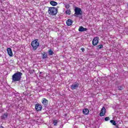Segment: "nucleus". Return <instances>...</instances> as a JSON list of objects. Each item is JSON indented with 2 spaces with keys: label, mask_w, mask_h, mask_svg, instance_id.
Instances as JSON below:
<instances>
[{
  "label": "nucleus",
  "mask_w": 128,
  "mask_h": 128,
  "mask_svg": "<svg viewBox=\"0 0 128 128\" xmlns=\"http://www.w3.org/2000/svg\"><path fill=\"white\" fill-rule=\"evenodd\" d=\"M22 73L20 72H18L14 74L12 76V82H20L22 80Z\"/></svg>",
  "instance_id": "obj_1"
},
{
  "label": "nucleus",
  "mask_w": 128,
  "mask_h": 128,
  "mask_svg": "<svg viewBox=\"0 0 128 128\" xmlns=\"http://www.w3.org/2000/svg\"><path fill=\"white\" fill-rule=\"evenodd\" d=\"M31 46L33 48V50H36L40 46V42H38V39H36L32 41L31 42Z\"/></svg>",
  "instance_id": "obj_2"
},
{
  "label": "nucleus",
  "mask_w": 128,
  "mask_h": 128,
  "mask_svg": "<svg viewBox=\"0 0 128 128\" xmlns=\"http://www.w3.org/2000/svg\"><path fill=\"white\" fill-rule=\"evenodd\" d=\"M48 12L50 16H56L58 14V8L50 7L48 10Z\"/></svg>",
  "instance_id": "obj_3"
},
{
  "label": "nucleus",
  "mask_w": 128,
  "mask_h": 128,
  "mask_svg": "<svg viewBox=\"0 0 128 128\" xmlns=\"http://www.w3.org/2000/svg\"><path fill=\"white\" fill-rule=\"evenodd\" d=\"M82 11L80 8L76 7L74 8V16L78 17V16H82Z\"/></svg>",
  "instance_id": "obj_4"
},
{
  "label": "nucleus",
  "mask_w": 128,
  "mask_h": 128,
  "mask_svg": "<svg viewBox=\"0 0 128 128\" xmlns=\"http://www.w3.org/2000/svg\"><path fill=\"white\" fill-rule=\"evenodd\" d=\"M98 40L99 38L98 36L94 37L92 41V46H98Z\"/></svg>",
  "instance_id": "obj_5"
},
{
  "label": "nucleus",
  "mask_w": 128,
  "mask_h": 128,
  "mask_svg": "<svg viewBox=\"0 0 128 128\" xmlns=\"http://www.w3.org/2000/svg\"><path fill=\"white\" fill-rule=\"evenodd\" d=\"M106 108H104V106H103L100 112V116H106Z\"/></svg>",
  "instance_id": "obj_6"
},
{
  "label": "nucleus",
  "mask_w": 128,
  "mask_h": 128,
  "mask_svg": "<svg viewBox=\"0 0 128 128\" xmlns=\"http://www.w3.org/2000/svg\"><path fill=\"white\" fill-rule=\"evenodd\" d=\"M78 86H80V84L76 82H75V84H72L71 85V90H76V88H78Z\"/></svg>",
  "instance_id": "obj_7"
},
{
  "label": "nucleus",
  "mask_w": 128,
  "mask_h": 128,
  "mask_svg": "<svg viewBox=\"0 0 128 128\" xmlns=\"http://www.w3.org/2000/svg\"><path fill=\"white\" fill-rule=\"evenodd\" d=\"M35 108L37 112H40L42 110V105L40 104H36Z\"/></svg>",
  "instance_id": "obj_8"
},
{
  "label": "nucleus",
  "mask_w": 128,
  "mask_h": 128,
  "mask_svg": "<svg viewBox=\"0 0 128 128\" xmlns=\"http://www.w3.org/2000/svg\"><path fill=\"white\" fill-rule=\"evenodd\" d=\"M42 104H44V106H48V100H46V98H42Z\"/></svg>",
  "instance_id": "obj_9"
},
{
  "label": "nucleus",
  "mask_w": 128,
  "mask_h": 128,
  "mask_svg": "<svg viewBox=\"0 0 128 128\" xmlns=\"http://www.w3.org/2000/svg\"><path fill=\"white\" fill-rule=\"evenodd\" d=\"M88 30V28H84L82 26H80L79 27L78 32H86Z\"/></svg>",
  "instance_id": "obj_10"
},
{
  "label": "nucleus",
  "mask_w": 128,
  "mask_h": 128,
  "mask_svg": "<svg viewBox=\"0 0 128 128\" xmlns=\"http://www.w3.org/2000/svg\"><path fill=\"white\" fill-rule=\"evenodd\" d=\"M7 52L10 56H12V48H8Z\"/></svg>",
  "instance_id": "obj_11"
},
{
  "label": "nucleus",
  "mask_w": 128,
  "mask_h": 128,
  "mask_svg": "<svg viewBox=\"0 0 128 128\" xmlns=\"http://www.w3.org/2000/svg\"><path fill=\"white\" fill-rule=\"evenodd\" d=\"M82 112H83L84 114V116H88V114H90V110L88 108H85V109L83 110Z\"/></svg>",
  "instance_id": "obj_12"
},
{
  "label": "nucleus",
  "mask_w": 128,
  "mask_h": 128,
  "mask_svg": "<svg viewBox=\"0 0 128 128\" xmlns=\"http://www.w3.org/2000/svg\"><path fill=\"white\" fill-rule=\"evenodd\" d=\"M8 116V112H5L3 116H1V120H6Z\"/></svg>",
  "instance_id": "obj_13"
},
{
  "label": "nucleus",
  "mask_w": 128,
  "mask_h": 128,
  "mask_svg": "<svg viewBox=\"0 0 128 128\" xmlns=\"http://www.w3.org/2000/svg\"><path fill=\"white\" fill-rule=\"evenodd\" d=\"M72 22H74L72 20L70 19H68L67 20L66 23L67 26H72Z\"/></svg>",
  "instance_id": "obj_14"
},
{
  "label": "nucleus",
  "mask_w": 128,
  "mask_h": 128,
  "mask_svg": "<svg viewBox=\"0 0 128 128\" xmlns=\"http://www.w3.org/2000/svg\"><path fill=\"white\" fill-rule=\"evenodd\" d=\"M42 58L43 60H44V58H48V54L46 52H42Z\"/></svg>",
  "instance_id": "obj_15"
},
{
  "label": "nucleus",
  "mask_w": 128,
  "mask_h": 128,
  "mask_svg": "<svg viewBox=\"0 0 128 128\" xmlns=\"http://www.w3.org/2000/svg\"><path fill=\"white\" fill-rule=\"evenodd\" d=\"M50 4H51V6H56L58 5V2L54 1H51L50 2Z\"/></svg>",
  "instance_id": "obj_16"
},
{
  "label": "nucleus",
  "mask_w": 128,
  "mask_h": 128,
  "mask_svg": "<svg viewBox=\"0 0 128 128\" xmlns=\"http://www.w3.org/2000/svg\"><path fill=\"white\" fill-rule=\"evenodd\" d=\"M110 122L113 124V126H116V121L114 120H110Z\"/></svg>",
  "instance_id": "obj_17"
},
{
  "label": "nucleus",
  "mask_w": 128,
  "mask_h": 128,
  "mask_svg": "<svg viewBox=\"0 0 128 128\" xmlns=\"http://www.w3.org/2000/svg\"><path fill=\"white\" fill-rule=\"evenodd\" d=\"M66 14H68V16H70V10H67L66 11Z\"/></svg>",
  "instance_id": "obj_18"
},
{
  "label": "nucleus",
  "mask_w": 128,
  "mask_h": 128,
  "mask_svg": "<svg viewBox=\"0 0 128 128\" xmlns=\"http://www.w3.org/2000/svg\"><path fill=\"white\" fill-rule=\"evenodd\" d=\"M53 124L54 126H56L58 124V120H53Z\"/></svg>",
  "instance_id": "obj_19"
},
{
  "label": "nucleus",
  "mask_w": 128,
  "mask_h": 128,
  "mask_svg": "<svg viewBox=\"0 0 128 128\" xmlns=\"http://www.w3.org/2000/svg\"><path fill=\"white\" fill-rule=\"evenodd\" d=\"M104 48V45L102 44H100L98 46V50H100L101 48Z\"/></svg>",
  "instance_id": "obj_20"
},
{
  "label": "nucleus",
  "mask_w": 128,
  "mask_h": 128,
  "mask_svg": "<svg viewBox=\"0 0 128 128\" xmlns=\"http://www.w3.org/2000/svg\"><path fill=\"white\" fill-rule=\"evenodd\" d=\"M49 54L50 56H52V54H54V52L52 50H49Z\"/></svg>",
  "instance_id": "obj_21"
},
{
  "label": "nucleus",
  "mask_w": 128,
  "mask_h": 128,
  "mask_svg": "<svg viewBox=\"0 0 128 128\" xmlns=\"http://www.w3.org/2000/svg\"><path fill=\"white\" fill-rule=\"evenodd\" d=\"M118 90H124V88L122 86H118Z\"/></svg>",
  "instance_id": "obj_22"
},
{
  "label": "nucleus",
  "mask_w": 128,
  "mask_h": 128,
  "mask_svg": "<svg viewBox=\"0 0 128 128\" xmlns=\"http://www.w3.org/2000/svg\"><path fill=\"white\" fill-rule=\"evenodd\" d=\"M70 4H66L65 5V8H66L67 10H68V8H70Z\"/></svg>",
  "instance_id": "obj_23"
},
{
  "label": "nucleus",
  "mask_w": 128,
  "mask_h": 128,
  "mask_svg": "<svg viewBox=\"0 0 128 128\" xmlns=\"http://www.w3.org/2000/svg\"><path fill=\"white\" fill-rule=\"evenodd\" d=\"M104 120L106 122H108V120H110V117H106Z\"/></svg>",
  "instance_id": "obj_24"
},
{
  "label": "nucleus",
  "mask_w": 128,
  "mask_h": 128,
  "mask_svg": "<svg viewBox=\"0 0 128 128\" xmlns=\"http://www.w3.org/2000/svg\"><path fill=\"white\" fill-rule=\"evenodd\" d=\"M80 50H82V52H84V50H85V49H84V48H80Z\"/></svg>",
  "instance_id": "obj_25"
},
{
  "label": "nucleus",
  "mask_w": 128,
  "mask_h": 128,
  "mask_svg": "<svg viewBox=\"0 0 128 128\" xmlns=\"http://www.w3.org/2000/svg\"><path fill=\"white\" fill-rule=\"evenodd\" d=\"M0 128H4L3 126H0Z\"/></svg>",
  "instance_id": "obj_26"
}]
</instances>
